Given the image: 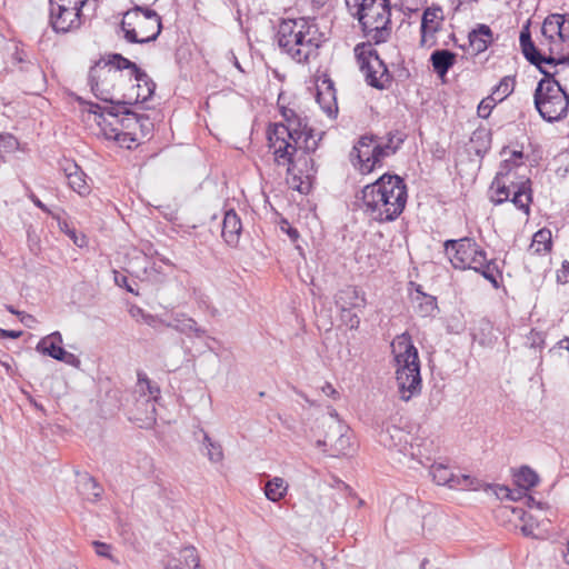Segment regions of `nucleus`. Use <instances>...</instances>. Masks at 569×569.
<instances>
[{
	"label": "nucleus",
	"mask_w": 569,
	"mask_h": 569,
	"mask_svg": "<svg viewBox=\"0 0 569 569\" xmlns=\"http://www.w3.org/2000/svg\"><path fill=\"white\" fill-rule=\"evenodd\" d=\"M569 41V16L552 13L542 22L537 46L528 29L520 33V46L525 57L546 76L535 92V106L547 121H558L567 116L569 96L560 83L551 77L559 73V67L569 66V54L560 57L565 43Z\"/></svg>",
	"instance_id": "f257e3e1"
},
{
	"label": "nucleus",
	"mask_w": 569,
	"mask_h": 569,
	"mask_svg": "<svg viewBox=\"0 0 569 569\" xmlns=\"http://www.w3.org/2000/svg\"><path fill=\"white\" fill-rule=\"evenodd\" d=\"M280 112L283 122L274 123L268 130L269 150L274 162L287 168L290 187L308 193L317 171L311 153L317 150L320 138L292 108L281 106Z\"/></svg>",
	"instance_id": "f03ea898"
},
{
	"label": "nucleus",
	"mask_w": 569,
	"mask_h": 569,
	"mask_svg": "<svg viewBox=\"0 0 569 569\" xmlns=\"http://www.w3.org/2000/svg\"><path fill=\"white\" fill-rule=\"evenodd\" d=\"M361 201L365 213L377 222L396 220L407 203V188L398 176L383 174L363 187Z\"/></svg>",
	"instance_id": "7ed1b4c3"
},
{
	"label": "nucleus",
	"mask_w": 569,
	"mask_h": 569,
	"mask_svg": "<svg viewBox=\"0 0 569 569\" xmlns=\"http://www.w3.org/2000/svg\"><path fill=\"white\" fill-rule=\"evenodd\" d=\"M326 41L315 19H283L277 31V42L281 51L298 63H309L319 54Z\"/></svg>",
	"instance_id": "20e7f679"
},
{
	"label": "nucleus",
	"mask_w": 569,
	"mask_h": 569,
	"mask_svg": "<svg viewBox=\"0 0 569 569\" xmlns=\"http://www.w3.org/2000/svg\"><path fill=\"white\" fill-rule=\"evenodd\" d=\"M134 72V63L120 56H113L110 61H99L89 72L91 91L104 102L121 104L124 83Z\"/></svg>",
	"instance_id": "39448f33"
},
{
	"label": "nucleus",
	"mask_w": 569,
	"mask_h": 569,
	"mask_svg": "<svg viewBox=\"0 0 569 569\" xmlns=\"http://www.w3.org/2000/svg\"><path fill=\"white\" fill-rule=\"evenodd\" d=\"M521 158V152L513 151L510 159L503 160L491 183L490 198L496 204L510 200L516 208L528 214L531 202L530 181L518 172Z\"/></svg>",
	"instance_id": "423d86ee"
},
{
	"label": "nucleus",
	"mask_w": 569,
	"mask_h": 569,
	"mask_svg": "<svg viewBox=\"0 0 569 569\" xmlns=\"http://www.w3.org/2000/svg\"><path fill=\"white\" fill-rule=\"evenodd\" d=\"M391 349L399 395L408 401L421 390L418 350L408 333L397 336L391 342Z\"/></svg>",
	"instance_id": "0eeeda50"
},
{
	"label": "nucleus",
	"mask_w": 569,
	"mask_h": 569,
	"mask_svg": "<svg viewBox=\"0 0 569 569\" xmlns=\"http://www.w3.org/2000/svg\"><path fill=\"white\" fill-rule=\"evenodd\" d=\"M445 251L455 269L479 272L493 287H498L497 264L493 260H488L486 251L473 239L447 240Z\"/></svg>",
	"instance_id": "6e6552de"
},
{
	"label": "nucleus",
	"mask_w": 569,
	"mask_h": 569,
	"mask_svg": "<svg viewBox=\"0 0 569 569\" xmlns=\"http://www.w3.org/2000/svg\"><path fill=\"white\" fill-rule=\"evenodd\" d=\"M390 14L388 0H362L358 19L365 36L376 43L385 42L390 34Z\"/></svg>",
	"instance_id": "1a4fd4ad"
},
{
	"label": "nucleus",
	"mask_w": 569,
	"mask_h": 569,
	"mask_svg": "<svg viewBox=\"0 0 569 569\" xmlns=\"http://www.w3.org/2000/svg\"><path fill=\"white\" fill-rule=\"evenodd\" d=\"M121 28L129 42L146 43L159 36L161 19L151 9L136 7L123 14Z\"/></svg>",
	"instance_id": "9d476101"
},
{
	"label": "nucleus",
	"mask_w": 569,
	"mask_h": 569,
	"mask_svg": "<svg viewBox=\"0 0 569 569\" xmlns=\"http://www.w3.org/2000/svg\"><path fill=\"white\" fill-rule=\"evenodd\" d=\"M397 147L392 146V138L388 142L375 139L372 137H361L353 147L351 158L353 164L361 173H370L385 157L392 154Z\"/></svg>",
	"instance_id": "9b49d317"
},
{
	"label": "nucleus",
	"mask_w": 569,
	"mask_h": 569,
	"mask_svg": "<svg viewBox=\"0 0 569 569\" xmlns=\"http://www.w3.org/2000/svg\"><path fill=\"white\" fill-rule=\"evenodd\" d=\"M355 54L360 70L367 82L378 89H383L390 82V76L383 61L378 57L371 44H358Z\"/></svg>",
	"instance_id": "f8f14e48"
},
{
	"label": "nucleus",
	"mask_w": 569,
	"mask_h": 569,
	"mask_svg": "<svg viewBox=\"0 0 569 569\" xmlns=\"http://www.w3.org/2000/svg\"><path fill=\"white\" fill-rule=\"evenodd\" d=\"M328 430L325 439L317 440L318 447H330L332 456H347L351 452V437L348 428L338 419L335 410L330 412L329 418L322 422Z\"/></svg>",
	"instance_id": "ddd939ff"
},
{
	"label": "nucleus",
	"mask_w": 569,
	"mask_h": 569,
	"mask_svg": "<svg viewBox=\"0 0 569 569\" xmlns=\"http://www.w3.org/2000/svg\"><path fill=\"white\" fill-rule=\"evenodd\" d=\"M86 110L88 113L87 120L96 123L100 130L99 132L106 139L120 144L122 114L116 113L113 108H103L94 103H88Z\"/></svg>",
	"instance_id": "4468645a"
},
{
	"label": "nucleus",
	"mask_w": 569,
	"mask_h": 569,
	"mask_svg": "<svg viewBox=\"0 0 569 569\" xmlns=\"http://www.w3.org/2000/svg\"><path fill=\"white\" fill-rule=\"evenodd\" d=\"M49 2L50 23L56 32L66 33L80 28L87 10L59 0H49Z\"/></svg>",
	"instance_id": "2eb2a0df"
},
{
	"label": "nucleus",
	"mask_w": 569,
	"mask_h": 569,
	"mask_svg": "<svg viewBox=\"0 0 569 569\" xmlns=\"http://www.w3.org/2000/svg\"><path fill=\"white\" fill-rule=\"evenodd\" d=\"M408 433L403 429L391 421H386L381 426L378 440L383 447L390 450H396L402 455L403 458L415 460L418 455L415 451V447L411 443H408Z\"/></svg>",
	"instance_id": "dca6fc26"
},
{
	"label": "nucleus",
	"mask_w": 569,
	"mask_h": 569,
	"mask_svg": "<svg viewBox=\"0 0 569 569\" xmlns=\"http://www.w3.org/2000/svg\"><path fill=\"white\" fill-rule=\"evenodd\" d=\"M134 74L124 83L121 104H136L147 101L154 91V83L134 64Z\"/></svg>",
	"instance_id": "f3484780"
},
{
	"label": "nucleus",
	"mask_w": 569,
	"mask_h": 569,
	"mask_svg": "<svg viewBox=\"0 0 569 569\" xmlns=\"http://www.w3.org/2000/svg\"><path fill=\"white\" fill-rule=\"evenodd\" d=\"M62 343L63 339L61 333L59 331H54L40 339L36 346V350L69 366L79 368L81 363L80 359L76 355L64 350L62 348Z\"/></svg>",
	"instance_id": "a211bd4d"
},
{
	"label": "nucleus",
	"mask_w": 569,
	"mask_h": 569,
	"mask_svg": "<svg viewBox=\"0 0 569 569\" xmlns=\"http://www.w3.org/2000/svg\"><path fill=\"white\" fill-rule=\"evenodd\" d=\"M430 475L433 481L439 486H447L456 490L476 489L477 482L469 475H455L450 468L443 463H433L430 468Z\"/></svg>",
	"instance_id": "6ab92c4d"
},
{
	"label": "nucleus",
	"mask_w": 569,
	"mask_h": 569,
	"mask_svg": "<svg viewBox=\"0 0 569 569\" xmlns=\"http://www.w3.org/2000/svg\"><path fill=\"white\" fill-rule=\"evenodd\" d=\"M443 23V12L440 8H427L421 20V39L422 47L431 48L436 44V33L441 29Z\"/></svg>",
	"instance_id": "aec40b11"
},
{
	"label": "nucleus",
	"mask_w": 569,
	"mask_h": 569,
	"mask_svg": "<svg viewBox=\"0 0 569 569\" xmlns=\"http://www.w3.org/2000/svg\"><path fill=\"white\" fill-rule=\"evenodd\" d=\"M140 127V117L132 112L122 113L120 146L130 149L133 144L147 138V133L139 134Z\"/></svg>",
	"instance_id": "412c9836"
},
{
	"label": "nucleus",
	"mask_w": 569,
	"mask_h": 569,
	"mask_svg": "<svg viewBox=\"0 0 569 569\" xmlns=\"http://www.w3.org/2000/svg\"><path fill=\"white\" fill-rule=\"evenodd\" d=\"M61 169L68 180L69 187L73 191H76L81 197H86L90 193L91 188L87 182V176L76 162L71 160H64L61 163Z\"/></svg>",
	"instance_id": "4be33fe9"
},
{
	"label": "nucleus",
	"mask_w": 569,
	"mask_h": 569,
	"mask_svg": "<svg viewBox=\"0 0 569 569\" xmlns=\"http://www.w3.org/2000/svg\"><path fill=\"white\" fill-rule=\"evenodd\" d=\"M136 391L143 396L142 405H146L149 415L146 417V423L150 425L154 421V400L159 395V388L148 379L143 373H138V382Z\"/></svg>",
	"instance_id": "5701e85b"
},
{
	"label": "nucleus",
	"mask_w": 569,
	"mask_h": 569,
	"mask_svg": "<svg viewBox=\"0 0 569 569\" xmlns=\"http://www.w3.org/2000/svg\"><path fill=\"white\" fill-rule=\"evenodd\" d=\"M166 569H202L200 559L194 547L182 548L177 556L170 557Z\"/></svg>",
	"instance_id": "b1692460"
},
{
	"label": "nucleus",
	"mask_w": 569,
	"mask_h": 569,
	"mask_svg": "<svg viewBox=\"0 0 569 569\" xmlns=\"http://www.w3.org/2000/svg\"><path fill=\"white\" fill-rule=\"evenodd\" d=\"M336 303L342 310L360 309L366 305L365 293L355 287H347L336 295Z\"/></svg>",
	"instance_id": "393cba45"
},
{
	"label": "nucleus",
	"mask_w": 569,
	"mask_h": 569,
	"mask_svg": "<svg viewBox=\"0 0 569 569\" xmlns=\"http://www.w3.org/2000/svg\"><path fill=\"white\" fill-rule=\"evenodd\" d=\"M242 223L234 210H228L224 213L222 222V237L229 246H236L239 242Z\"/></svg>",
	"instance_id": "a878e982"
},
{
	"label": "nucleus",
	"mask_w": 569,
	"mask_h": 569,
	"mask_svg": "<svg viewBox=\"0 0 569 569\" xmlns=\"http://www.w3.org/2000/svg\"><path fill=\"white\" fill-rule=\"evenodd\" d=\"M317 101L329 116L337 111L335 89L330 80H323L318 84Z\"/></svg>",
	"instance_id": "bb28decb"
},
{
	"label": "nucleus",
	"mask_w": 569,
	"mask_h": 569,
	"mask_svg": "<svg viewBox=\"0 0 569 569\" xmlns=\"http://www.w3.org/2000/svg\"><path fill=\"white\" fill-rule=\"evenodd\" d=\"M430 60L435 72L443 78L455 64L456 53L449 50H436L432 52Z\"/></svg>",
	"instance_id": "cd10ccee"
},
{
	"label": "nucleus",
	"mask_w": 569,
	"mask_h": 569,
	"mask_svg": "<svg viewBox=\"0 0 569 569\" xmlns=\"http://www.w3.org/2000/svg\"><path fill=\"white\" fill-rule=\"evenodd\" d=\"M492 32L488 26L481 24L469 34V43L473 52H483L492 41Z\"/></svg>",
	"instance_id": "c85d7f7f"
},
{
	"label": "nucleus",
	"mask_w": 569,
	"mask_h": 569,
	"mask_svg": "<svg viewBox=\"0 0 569 569\" xmlns=\"http://www.w3.org/2000/svg\"><path fill=\"white\" fill-rule=\"evenodd\" d=\"M168 327L174 328L182 333L194 335L197 337H202L206 333L203 329L197 326L193 319L188 318L182 313L172 317L171 321L168 323Z\"/></svg>",
	"instance_id": "c756f323"
},
{
	"label": "nucleus",
	"mask_w": 569,
	"mask_h": 569,
	"mask_svg": "<svg viewBox=\"0 0 569 569\" xmlns=\"http://www.w3.org/2000/svg\"><path fill=\"white\" fill-rule=\"evenodd\" d=\"M289 489L288 482L281 477H273L264 485V496L272 502L280 501L286 497Z\"/></svg>",
	"instance_id": "7c9ffc66"
},
{
	"label": "nucleus",
	"mask_w": 569,
	"mask_h": 569,
	"mask_svg": "<svg viewBox=\"0 0 569 569\" xmlns=\"http://www.w3.org/2000/svg\"><path fill=\"white\" fill-rule=\"evenodd\" d=\"M551 249V231L548 229H540L533 237L529 251L532 253L541 254L547 253Z\"/></svg>",
	"instance_id": "2f4dec72"
},
{
	"label": "nucleus",
	"mask_w": 569,
	"mask_h": 569,
	"mask_svg": "<svg viewBox=\"0 0 569 569\" xmlns=\"http://www.w3.org/2000/svg\"><path fill=\"white\" fill-rule=\"evenodd\" d=\"M538 481V475L529 467H521L518 472L515 473L516 485L525 491L535 487Z\"/></svg>",
	"instance_id": "473e14b6"
},
{
	"label": "nucleus",
	"mask_w": 569,
	"mask_h": 569,
	"mask_svg": "<svg viewBox=\"0 0 569 569\" xmlns=\"http://www.w3.org/2000/svg\"><path fill=\"white\" fill-rule=\"evenodd\" d=\"M80 493L90 501H96L100 498L102 489L98 482L91 477H83L79 485Z\"/></svg>",
	"instance_id": "72a5a7b5"
},
{
	"label": "nucleus",
	"mask_w": 569,
	"mask_h": 569,
	"mask_svg": "<svg viewBox=\"0 0 569 569\" xmlns=\"http://www.w3.org/2000/svg\"><path fill=\"white\" fill-rule=\"evenodd\" d=\"M513 88H515V80L510 77H505L500 80L498 86L495 87L491 96L496 97L498 102H501L509 94H511V92L513 91Z\"/></svg>",
	"instance_id": "f704fd0d"
},
{
	"label": "nucleus",
	"mask_w": 569,
	"mask_h": 569,
	"mask_svg": "<svg viewBox=\"0 0 569 569\" xmlns=\"http://www.w3.org/2000/svg\"><path fill=\"white\" fill-rule=\"evenodd\" d=\"M203 446L207 449V456L211 462L218 463L223 459V451L219 443L212 441V439L204 433Z\"/></svg>",
	"instance_id": "c9c22d12"
},
{
	"label": "nucleus",
	"mask_w": 569,
	"mask_h": 569,
	"mask_svg": "<svg viewBox=\"0 0 569 569\" xmlns=\"http://www.w3.org/2000/svg\"><path fill=\"white\" fill-rule=\"evenodd\" d=\"M497 102L498 101H497L496 97H493V96L483 98L480 101L478 109H477L478 116L482 119H487L490 116V113H491L492 109L495 108V106L497 104Z\"/></svg>",
	"instance_id": "e433bc0d"
},
{
	"label": "nucleus",
	"mask_w": 569,
	"mask_h": 569,
	"mask_svg": "<svg viewBox=\"0 0 569 569\" xmlns=\"http://www.w3.org/2000/svg\"><path fill=\"white\" fill-rule=\"evenodd\" d=\"M521 519L523 521V525L521 527L522 532L526 536L537 537L535 530L536 528H538V522L536 521L535 516L529 512H522Z\"/></svg>",
	"instance_id": "4c0bfd02"
},
{
	"label": "nucleus",
	"mask_w": 569,
	"mask_h": 569,
	"mask_svg": "<svg viewBox=\"0 0 569 569\" xmlns=\"http://www.w3.org/2000/svg\"><path fill=\"white\" fill-rule=\"evenodd\" d=\"M92 546L94 548L96 553L99 557L108 558V559L112 560L113 562L118 563V560L114 559L113 556L111 555V546L110 545L101 542V541H93Z\"/></svg>",
	"instance_id": "58836bf2"
},
{
	"label": "nucleus",
	"mask_w": 569,
	"mask_h": 569,
	"mask_svg": "<svg viewBox=\"0 0 569 569\" xmlns=\"http://www.w3.org/2000/svg\"><path fill=\"white\" fill-rule=\"evenodd\" d=\"M557 281L559 283H569V262L565 261L561 269L557 271Z\"/></svg>",
	"instance_id": "ea45409f"
},
{
	"label": "nucleus",
	"mask_w": 569,
	"mask_h": 569,
	"mask_svg": "<svg viewBox=\"0 0 569 569\" xmlns=\"http://www.w3.org/2000/svg\"><path fill=\"white\" fill-rule=\"evenodd\" d=\"M422 311L425 315H431L437 309V305L435 299L432 298H426V302L421 305Z\"/></svg>",
	"instance_id": "a19ab883"
},
{
	"label": "nucleus",
	"mask_w": 569,
	"mask_h": 569,
	"mask_svg": "<svg viewBox=\"0 0 569 569\" xmlns=\"http://www.w3.org/2000/svg\"><path fill=\"white\" fill-rule=\"evenodd\" d=\"M321 391L325 396L337 399L339 397V392L335 389L331 383H325L321 388Z\"/></svg>",
	"instance_id": "79ce46f5"
},
{
	"label": "nucleus",
	"mask_w": 569,
	"mask_h": 569,
	"mask_svg": "<svg viewBox=\"0 0 569 569\" xmlns=\"http://www.w3.org/2000/svg\"><path fill=\"white\" fill-rule=\"evenodd\" d=\"M16 144H17V141L12 136L0 134V146H3L6 148H14Z\"/></svg>",
	"instance_id": "37998d69"
},
{
	"label": "nucleus",
	"mask_w": 569,
	"mask_h": 569,
	"mask_svg": "<svg viewBox=\"0 0 569 569\" xmlns=\"http://www.w3.org/2000/svg\"><path fill=\"white\" fill-rule=\"evenodd\" d=\"M502 490H505V491H506V496H507L509 499H511V500H518V499H520V498L522 497L523 492H525V490L520 489L519 487H518V489H516V490H511V489H509V488H507V487H506V488H503Z\"/></svg>",
	"instance_id": "c03bdc74"
},
{
	"label": "nucleus",
	"mask_w": 569,
	"mask_h": 569,
	"mask_svg": "<svg viewBox=\"0 0 569 569\" xmlns=\"http://www.w3.org/2000/svg\"><path fill=\"white\" fill-rule=\"evenodd\" d=\"M402 6H405L408 10L413 11L417 10L419 6L423 4L427 0H401Z\"/></svg>",
	"instance_id": "a18cd8bd"
},
{
	"label": "nucleus",
	"mask_w": 569,
	"mask_h": 569,
	"mask_svg": "<svg viewBox=\"0 0 569 569\" xmlns=\"http://www.w3.org/2000/svg\"><path fill=\"white\" fill-rule=\"evenodd\" d=\"M140 128H139V134L147 133V137L150 133L152 123L149 121L148 118H140Z\"/></svg>",
	"instance_id": "49530a36"
},
{
	"label": "nucleus",
	"mask_w": 569,
	"mask_h": 569,
	"mask_svg": "<svg viewBox=\"0 0 569 569\" xmlns=\"http://www.w3.org/2000/svg\"><path fill=\"white\" fill-rule=\"evenodd\" d=\"M281 230L287 232L292 241H296L298 239V237H299L298 231L295 228H292L291 226H289L288 222H284L281 226Z\"/></svg>",
	"instance_id": "de8ad7c7"
},
{
	"label": "nucleus",
	"mask_w": 569,
	"mask_h": 569,
	"mask_svg": "<svg viewBox=\"0 0 569 569\" xmlns=\"http://www.w3.org/2000/svg\"><path fill=\"white\" fill-rule=\"evenodd\" d=\"M22 331H14V330H6L0 328V338H11L17 339L21 337Z\"/></svg>",
	"instance_id": "09e8293b"
},
{
	"label": "nucleus",
	"mask_w": 569,
	"mask_h": 569,
	"mask_svg": "<svg viewBox=\"0 0 569 569\" xmlns=\"http://www.w3.org/2000/svg\"><path fill=\"white\" fill-rule=\"evenodd\" d=\"M20 321L28 328H31L33 323L36 322V319L31 315L22 313L20 317Z\"/></svg>",
	"instance_id": "8fccbe9b"
},
{
	"label": "nucleus",
	"mask_w": 569,
	"mask_h": 569,
	"mask_svg": "<svg viewBox=\"0 0 569 569\" xmlns=\"http://www.w3.org/2000/svg\"><path fill=\"white\" fill-rule=\"evenodd\" d=\"M114 280H116V282H117L119 286H122V284L127 286V278H126V276H122V274L116 273V276H114Z\"/></svg>",
	"instance_id": "3c124183"
},
{
	"label": "nucleus",
	"mask_w": 569,
	"mask_h": 569,
	"mask_svg": "<svg viewBox=\"0 0 569 569\" xmlns=\"http://www.w3.org/2000/svg\"><path fill=\"white\" fill-rule=\"evenodd\" d=\"M0 365L4 368V370L7 371L8 375H12V367L11 365L8 362V361H4V360H0Z\"/></svg>",
	"instance_id": "603ef678"
},
{
	"label": "nucleus",
	"mask_w": 569,
	"mask_h": 569,
	"mask_svg": "<svg viewBox=\"0 0 569 569\" xmlns=\"http://www.w3.org/2000/svg\"><path fill=\"white\" fill-rule=\"evenodd\" d=\"M563 558H565V561L569 565V539L567 542L566 551L563 552Z\"/></svg>",
	"instance_id": "864d4df0"
},
{
	"label": "nucleus",
	"mask_w": 569,
	"mask_h": 569,
	"mask_svg": "<svg viewBox=\"0 0 569 569\" xmlns=\"http://www.w3.org/2000/svg\"><path fill=\"white\" fill-rule=\"evenodd\" d=\"M311 1L317 7H322L327 2V0H311Z\"/></svg>",
	"instance_id": "5fc2aeb1"
},
{
	"label": "nucleus",
	"mask_w": 569,
	"mask_h": 569,
	"mask_svg": "<svg viewBox=\"0 0 569 569\" xmlns=\"http://www.w3.org/2000/svg\"><path fill=\"white\" fill-rule=\"evenodd\" d=\"M560 347L565 348V349H567L569 351V339L562 340L560 342Z\"/></svg>",
	"instance_id": "6e6d98bb"
},
{
	"label": "nucleus",
	"mask_w": 569,
	"mask_h": 569,
	"mask_svg": "<svg viewBox=\"0 0 569 569\" xmlns=\"http://www.w3.org/2000/svg\"><path fill=\"white\" fill-rule=\"evenodd\" d=\"M7 310L13 315H18V316H21L22 313H20L19 311L14 310L12 306H7Z\"/></svg>",
	"instance_id": "4d7b16f0"
},
{
	"label": "nucleus",
	"mask_w": 569,
	"mask_h": 569,
	"mask_svg": "<svg viewBox=\"0 0 569 569\" xmlns=\"http://www.w3.org/2000/svg\"><path fill=\"white\" fill-rule=\"evenodd\" d=\"M528 505L531 507L533 505H537L538 507H540V503L539 502H536L533 498L529 497L528 498Z\"/></svg>",
	"instance_id": "13d9d810"
},
{
	"label": "nucleus",
	"mask_w": 569,
	"mask_h": 569,
	"mask_svg": "<svg viewBox=\"0 0 569 569\" xmlns=\"http://www.w3.org/2000/svg\"><path fill=\"white\" fill-rule=\"evenodd\" d=\"M33 202L37 207L41 208V209H44V206L42 204V202L39 200V199H33Z\"/></svg>",
	"instance_id": "bf43d9fd"
},
{
	"label": "nucleus",
	"mask_w": 569,
	"mask_h": 569,
	"mask_svg": "<svg viewBox=\"0 0 569 569\" xmlns=\"http://www.w3.org/2000/svg\"><path fill=\"white\" fill-rule=\"evenodd\" d=\"M231 56H232V60H233L234 66H236L238 69H241V68H240V64H239V62H238V60H237V58H236L233 54H231Z\"/></svg>",
	"instance_id": "052dcab7"
},
{
	"label": "nucleus",
	"mask_w": 569,
	"mask_h": 569,
	"mask_svg": "<svg viewBox=\"0 0 569 569\" xmlns=\"http://www.w3.org/2000/svg\"><path fill=\"white\" fill-rule=\"evenodd\" d=\"M61 569H78V568L73 565H67V566L62 567Z\"/></svg>",
	"instance_id": "680f3d73"
},
{
	"label": "nucleus",
	"mask_w": 569,
	"mask_h": 569,
	"mask_svg": "<svg viewBox=\"0 0 569 569\" xmlns=\"http://www.w3.org/2000/svg\"><path fill=\"white\" fill-rule=\"evenodd\" d=\"M29 241L32 242V243H36V240L32 238L30 232H29Z\"/></svg>",
	"instance_id": "e2e57ef3"
},
{
	"label": "nucleus",
	"mask_w": 569,
	"mask_h": 569,
	"mask_svg": "<svg viewBox=\"0 0 569 569\" xmlns=\"http://www.w3.org/2000/svg\"><path fill=\"white\" fill-rule=\"evenodd\" d=\"M151 318H152L151 316H146V317H144V319H146V321H147L148 323H150V321H149V320H150Z\"/></svg>",
	"instance_id": "0e129e2a"
},
{
	"label": "nucleus",
	"mask_w": 569,
	"mask_h": 569,
	"mask_svg": "<svg viewBox=\"0 0 569 569\" xmlns=\"http://www.w3.org/2000/svg\"><path fill=\"white\" fill-rule=\"evenodd\" d=\"M126 287H127L128 291L133 292V289L131 288V286L127 284Z\"/></svg>",
	"instance_id": "69168bd1"
},
{
	"label": "nucleus",
	"mask_w": 569,
	"mask_h": 569,
	"mask_svg": "<svg viewBox=\"0 0 569 569\" xmlns=\"http://www.w3.org/2000/svg\"><path fill=\"white\" fill-rule=\"evenodd\" d=\"M316 567H317V568H321V567H322V563H316Z\"/></svg>",
	"instance_id": "338daca9"
},
{
	"label": "nucleus",
	"mask_w": 569,
	"mask_h": 569,
	"mask_svg": "<svg viewBox=\"0 0 569 569\" xmlns=\"http://www.w3.org/2000/svg\"><path fill=\"white\" fill-rule=\"evenodd\" d=\"M74 244H77V246H81V244L78 242V240H77V239H74Z\"/></svg>",
	"instance_id": "774afa93"
}]
</instances>
